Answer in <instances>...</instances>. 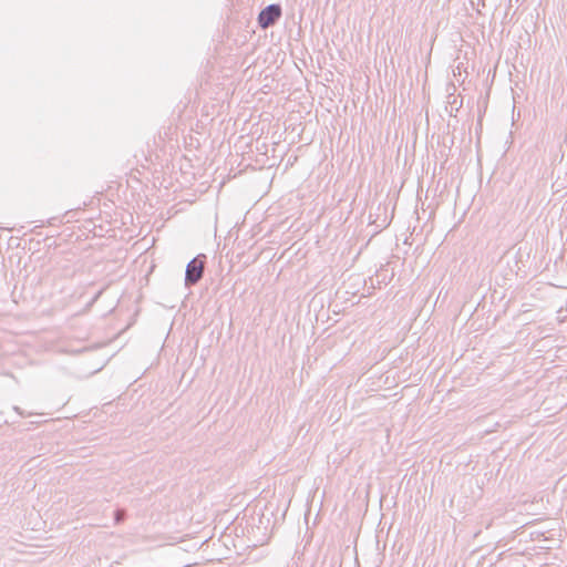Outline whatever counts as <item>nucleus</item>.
I'll return each mask as SVG.
<instances>
[{
  "label": "nucleus",
  "instance_id": "4",
  "mask_svg": "<svg viewBox=\"0 0 567 567\" xmlns=\"http://www.w3.org/2000/svg\"><path fill=\"white\" fill-rule=\"evenodd\" d=\"M126 518V511L124 508H117L114 511V519L116 524H121Z\"/></svg>",
  "mask_w": 567,
  "mask_h": 567
},
{
  "label": "nucleus",
  "instance_id": "3",
  "mask_svg": "<svg viewBox=\"0 0 567 567\" xmlns=\"http://www.w3.org/2000/svg\"><path fill=\"white\" fill-rule=\"evenodd\" d=\"M386 213H388V205H385V204L378 205L375 218L372 219L373 214L370 213V217H369L370 224L375 227V233L381 231L382 229L386 228L390 225L392 217L389 218Z\"/></svg>",
  "mask_w": 567,
  "mask_h": 567
},
{
  "label": "nucleus",
  "instance_id": "1",
  "mask_svg": "<svg viewBox=\"0 0 567 567\" xmlns=\"http://www.w3.org/2000/svg\"><path fill=\"white\" fill-rule=\"evenodd\" d=\"M206 261V255L199 254L187 264L185 271V286L187 288L197 285L203 278Z\"/></svg>",
  "mask_w": 567,
  "mask_h": 567
},
{
  "label": "nucleus",
  "instance_id": "2",
  "mask_svg": "<svg viewBox=\"0 0 567 567\" xmlns=\"http://www.w3.org/2000/svg\"><path fill=\"white\" fill-rule=\"evenodd\" d=\"M282 14V8L280 3H271L264 8L257 18L258 25L261 29H268L274 27Z\"/></svg>",
  "mask_w": 567,
  "mask_h": 567
}]
</instances>
